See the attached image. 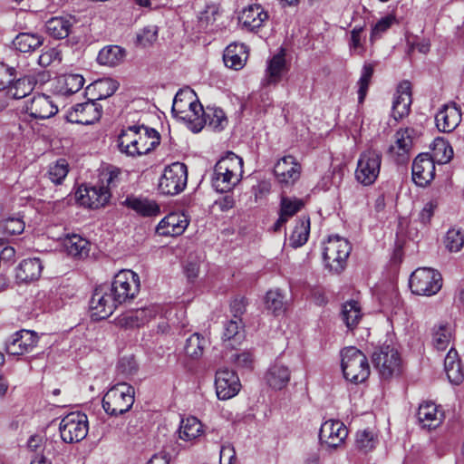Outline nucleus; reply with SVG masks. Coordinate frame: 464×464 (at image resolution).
Returning <instances> with one entry per match:
<instances>
[{
	"mask_svg": "<svg viewBox=\"0 0 464 464\" xmlns=\"http://www.w3.org/2000/svg\"><path fill=\"white\" fill-rule=\"evenodd\" d=\"M192 95L191 92L179 91L173 101L172 114L187 122L193 132L200 131L207 124L213 130H223L227 124L223 110L208 107L205 111L198 100H192Z\"/></svg>",
	"mask_w": 464,
	"mask_h": 464,
	"instance_id": "nucleus-1",
	"label": "nucleus"
},
{
	"mask_svg": "<svg viewBox=\"0 0 464 464\" xmlns=\"http://www.w3.org/2000/svg\"><path fill=\"white\" fill-rule=\"evenodd\" d=\"M243 173V160L234 152H227L215 165L211 184L216 191H231L240 181Z\"/></svg>",
	"mask_w": 464,
	"mask_h": 464,
	"instance_id": "nucleus-2",
	"label": "nucleus"
},
{
	"mask_svg": "<svg viewBox=\"0 0 464 464\" xmlns=\"http://www.w3.org/2000/svg\"><path fill=\"white\" fill-rule=\"evenodd\" d=\"M341 366L344 378L352 383H361L370 375L367 357L354 346L341 351Z\"/></svg>",
	"mask_w": 464,
	"mask_h": 464,
	"instance_id": "nucleus-3",
	"label": "nucleus"
},
{
	"mask_svg": "<svg viewBox=\"0 0 464 464\" xmlns=\"http://www.w3.org/2000/svg\"><path fill=\"white\" fill-rule=\"evenodd\" d=\"M134 388L119 382L109 389L102 398V408L111 416H120L128 412L134 403Z\"/></svg>",
	"mask_w": 464,
	"mask_h": 464,
	"instance_id": "nucleus-4",
	"label": "nucleus"
},
{
	"mask_svg": "<svg viewBox=\"0 0 464 464\" xmlns=\"http://www.w3.org/2000/svg\"><path fill=\"white\" fill-rule=\"evenodd\" d=\"M351 251L352 246L347 239L331 236L324 244V262L331 270L339 273L344 268Z\"/></svg>",
	"mask_w": 464,
	"mask_h": 464,
	"instance_id": "nucleus-5",
	"label": "nucleus"
},
{
	"mask_svg": "<svg viewBox=\"0 0 464 464\" xmlns=\"http://www.w3.org/2000/svg\"><path fill=\"white\" fill-rule=\"evenodd\" d=\"M187 182L188 168L184 163L177 161L165 167L158 188L163 195L175 196L185 189Z\"/></svg>",
	"mask_w": 464,
	"mask_h": 464,
	"instance_id": "nucleus-6",
	"label": "nucleus"
},
{
	"mask_svg": "<svg viewBox=\"0 0 464 464\" xmlns=\"http://www.w3.org/2000/svg\"><path fill=\"white\" fill-rule=\"evenodd\" d=\"M61 439L65 443H78L84 440L89 431L86 414L75 411L64 416L59 424Z\"/></svg>",
	"mask_w": 464,
	"mask_h": 464,
	"instance_id": "nucleus-7",
	"label": "nucleus"
},
{
	"mask_svg": "<svg viewBox=\"0 0 464 464\" xmlns=\"http://www.w3.org/2000/svg\"><path fill=\"white\" fill-rule=\"evenodd\" d=\"M109 287L119 304L130 302L140 292V276L131 270H121L114 276Z\"/></svg>",
	"mask_w": 464,
	"mask_h": 464,
	"instance_id": "nucleus-8",
	"label": "nucleus"
},
{
	"mask_svg": "<svg viewBox=\"0 0 464 464\" xmlns=\"http://www.w3.org/2000/svg\"><path fill=\"white\" fill-rule=\"evenodd\" d=\"M441 286V275L434 269L420 267L411 275L410 287L415 295L430 296L437 294Z\"/></svg>",
	"mask_w": 464,
	"mask_h": 464,
	"instance_id": "nucleus-9",
	"label": "nucleus"
},
{
	"mask_svg": "<svg viewBox=\"0 0 464 464\" xmlns=\"http://www.w3.org/2000/svg\"><path fill=\"white\" fill-rule=\"evenodd\" d=\"M417 137V130L412 127L399 129L394 135L393 144L388 150L391 160L399 165L409 162Z\"/></svg>",
	"mask_w": 464,
	"mask_h": 464,
	"instance_id": "nucleus-10",
	"label": "nucleus"
},
{
	"mask_svg": "<svg viewBox=\"0 0 464 464\" xmlns=\"http://www.w3.org/2000/svg\"><path fill=\"white\" fill-rule=\"evenodd\" d=\"M119 305L115 296L110 290L109 285L103 284L97 286L90 300L92 318L99 321L108 318Z\"/></svg>",
	"mask_w": 464,
	"mask_h": 464,
	"instance_id": "nucleus-11",
	"label": "nucleus"
},
{
	"mask_svg": "<svg viewBox=\"0 0 464 464\" xmlns=\"http://www.w3.org/2000/svg\"><path fill=\"white\" fill-rule=\"evenodd\" d=\"M411 102V82L403 81L398 85L393 96L392 115L387 121V129H392L400 120L409 115Z\"/></svg>",
	"mask_w": 464,
	"mask_h": 464,
	"instance_id": "nucleus-12",
	"label": "nucleus"
},
{
	"mask_svg": "<svg viewBox=\"0 0 464 464\" xmlns=\"http://www.w3.org/2000/svg\"><path fill=\"white\" fill-rule=\"evenodd\" d=\"M102 112V106L92 99L72 107L67 112L66 120L72 123L82 125L92 124L97 121Z\"/></svg>",
	"mask_w": 464,
	"mask_h": 464,
	"instance_id": "nucleus-13",
	"label": "nucleus"
},
{
	"mask_svg": "<svg viewBox=\"0 0 464 464\" xmlns=\"http://www.w3.org/2000/svg\"><path fill=\"white\" fill-rule=\"evenodd\" d=\"M401 362V356L391 340V343H384L379 351V375L389 379L398 374Z\"/></svg>",
	"mask_w": 464,
	"mask_h": 464,
	"instance_id": "nucleus-14",
	"label": "nucleus"
},
{
	"mask_svg": "<svg viewBox=\"0 0 464 464\" xmlns=\"http://www.w3.org/2000/svg\"><path fill=\"white\" fill-rule=\"evenodd\" d=\"M302 167L292 155L280 159L274 167L277 181L285 187L294 185L300 178Z\"/></svg>",
	"mask_w": 464,
	"mask_h": 464,
	"instance_id": "nucleus-15",
	"label": "nucleus"
},
{
	"mask_svg": "<svg viewBox=\"0 0 464 464\" xmlns=\"http://www.w3.org/2000/svg\"><path fill=\"white\" fill-rule=\"evenodd\" d=\"M215 386L218 398L228 400L237 394L241 385L236 372L226 368L217 371Z\"/></svg>",
	"mask_w": 464,
	"mask_h": 464,
	"instance_id": "nucleus-16",
	"label": "nucleus"
},
{
	"mask_svg": "<svg viewBox=\"0 0 464 464\" xmlns=\"http://www.w3.org/2000/svg\"><path fill=\"white\" fill-rule=\"evenodd\" d=\"M22 111L34 119L45 120L54 116L58 112V107L49 96L38 94L26 102Z\"/></svg>",
	"mask_w": 464,
	"mask_h": 464,
	"instance_id": "nucleus-17",
	"label": "nucleus"
},
{
	"mask_svg": "<svg viewBox=\"0 0 464 464\" xmlns=\"http://www.w3.org/2000/svg\"><path fill=\"white\" fill-rule=\"evenodd\" d=\"M75 196L81 205L95 209L109 202L111 193L104 186H92L79 188Z\"/></svg>",
	"mask_w": 464,
	"mask_h": 464,
	"instance_id": "nucleus-18",
	"label": "nucleus"
},
{
	"mask_svg": "<svg viewBox=\"0 0 464 464\" xmlns=\"http://www.w3.org/2000/svg\"><path fill=\"white\" fill-rule=\"evenodd\" d=\"M38 335L29 330H20L14 334L5 343V351L12 355H22L31 353L36 346Z\"/></svg>",
	"mask_w": 464,
	"mask_h": 464,
	"instance_id": "nucleus-19",
	"label": "nucleus"
},
{
	"mask_svg": "<svg viewBox=\"0 0 464 464\" xmlns=\"http://www.w3.org/2000/svg\"><path fill=\"white\" fill-rule=\"evenodd\" d=\"M412 180L420 187H425L435 177L434 159L428 153L419 154L412 163Z\"/></svg>",
	"mask_w": 464,
	"mask_h": 464,
	"instance_id": "nucleus-20",
	"label": "nucleus"
},
{
	"mask_svg": "<svg viewBox=\"0 0 464 464\" xmlns=\"http://www.w3.org/2000/svg\"><path fill=\"white\" fill-rule=\"evenodd\" d=\"M348 435L345 425L339 421L329 420L324 422L319 430V440L322 444L336 449L340 446Z\"/></svg>",
	"mask_w": 464,
	"mask_h": 464,
	"instance_id": "nucleus-21",
	"label": "nucleus"
},
{
	"mask_svg": "<svg viewBox=\"0 0 464 464\" xmlns=\"http://www.w3.org/2000/svg\"><path fill=\"white\" fill-rule=\"evenodd\" d=\"M377 154L374 151L361 155L355 171L356 179L364 186L372 185L377 179Z\"/></svg>",
	"mask_w": 464,
	"mask_h": 464,
	"instance_id": "nucleus-22",
	"label": "nucleus"
},
{
	"mask_svg": "<svg viewBox=\"0 0 464 464\" xmlns=\"http://www.w3.org/2000/svg\"><path fill=\"white\" fill-rule=\"evenodd\" d=\"M77 19L72 15L53 16L45 22L46 34L56 40L67 38L73 32Z\"/></svg>",
	"mask_w": 464,
	"mask_h": 464,
	"instance_id": "nucleus-23",
	"label": "nucleus"
},
{
	"mask_svg": "<svg viewBox=\"0 0 464 464\" xmlns=\"http://www.w3.org/2000/svg\"><path fill=\"white\" fill-rule=\"evenodd\" d=\"M417 418L422 428L432 430L442 423L445 415L440 406L432 401H424L419 406Z\"/></svg>",
	"mask_w": 464,
	"mask_h": 464,
	"instance_id": "nucleus-24",
	"label": "nucleus"
},
{
	"mask_svg": "<svg viewBox=\"0 0 464 464\" xmlns=\"http://www.w3.org/2000/svg\"><path fill=\"white\" fill-rule=\"evenodd\" d=\"M460 121L461 113L455 103L443 105L435 115L436 126L441 132H450L454 130Z\"/></svg>",
	"mask_w": 464,
	"mask_h": 464,
	"instance_id": "nucleus-25",
	"label": "nucleus"
},
{
	"mask_svg": "<svg viewBox=\"0 0 464 464\" xmlns=\"http://www.w3.org/2000/svg\"><path fill=\"white\" fill-rule=\"evenodd\" d=\"M188 226V217L183 213H170L157 226L160 236L177 237L181 235Z\"/></svg>",
	"mask_w": 464,
	"mask_h": 464,
	"instance_id": "nucleus-26",
	"label": "nucleus"
},
{
	"mask_svg": "<svg viewBox=\"0 0 464 464\" xmlns=\"http://www.w3.org/2000/svg\"><path fill=\"white\" fill-rule=\"evenodd\" d=\"M268 19V14L260 5H250L243 9L238 17L243 26L249 31H254L263 26L265 21Z\"/></svg>",
	"mask_w": 464,
	"mask_h": 464,
	"instance_id": "nucleus-27",
	"label": "nucleus"
},
{
	"mask_svg": "<svg viewBox=\"0 0 464 464\" xmlns=\"http://www.w3.org/2000/svg\"><path fill=\"white\" fill-rule=\"evenodd\" d=\"M43 264L39 258L24 259L16 268L15 277L21 283L37 280L42 273Z\"/></svg>",
	"mask_w": 464,
	"mask_h": 464,
	"instance_id": "nucleus-28",
	"label": "nucleus"
},
{
	"mask_svg": "<svg viewBox=\"0 0 464 464\" xmlns=\"http://www.w3.org/2000/svg\"><path fill=\"white\" fill-rule=\"evenodd\" d=\"M119 88L117 81L111 78L99 79L86 88V92L94 102L111 97Z\"/></svg>",
	"mask_w": 464,
	"mask_h": 464,
	"instance_id": "nucleus-29",
	"label": "nucleus"
},
{
	"mask_svg": "<svg viewBox=\"0 0 464 464\" xmlns=\"http://www.w3.org/2000/svg\"><path fill=\"white\" fill-rule=\"evenodd\" d=\"M285 69V59L284 54L274 55L268 62L266 75L261 82L263 87H268L277 84Z\"/></svg>",
	"mask_w": 464,
	"mask_h": 464,
	"instance_id": "nucleus-30",
	"label": "nucleus"
},
{
	"mask_svg": "<svg viewBox=\"0 0 464 464\" xmlns=\"http://www.w3.org/2000/svg\"><path fill=\"white\" fill-rule=\"evenodd\" d=\"M124 205L143 217H153L160 213V206L156 201L138 197H128Z\"/></svg>",
	"mask_w": 464,
	"mask_h": 464,
	"instance_id": "nucleus-31",
	"label": "nucleus"
},
{
	"mask_svg": "<svg viewBox=\"0 0 464 464\" xmlns=\"http://www.w3.org/2000/svg\"><path fill=\"white\" fill-rule=\"evenodd\" d=\"M453 329L450 324L440 322L431 328V343L438 351H444L452 339Z\"/></svg>",
	"mask_w": 464,
	"mask_h": 464,
	"instance_id": "nucleus-32",
	"label": "nucleus"
},
{
	"mask_svg": "<svg viewBox=\"0 0 464 464\" xmlns=\"http://www.w3.org/2000/svg\"><path fill=\"white\" fill-rule=\"evenodd\" d=\"M15 77H13V81L11 83L7 84V93L14 99H22L30 94L36 83V81L34 77L29 75L20 76L18 79L14 80Z\"/></svg>",
	"mask_w": 464,
	"mask_h": 464,
	"instance_id": "nucleus-33",
	"label": "nucleus"
},
{
	"mask_svg": "<svg viewBox=\"0 0 464 464\" xmlns=\"http://www.w3.org/2000/svg\"><path fill=\"white\" fill-rule=\"evenodd\" d=\"M126 51L119 45H107L98 53L97 61L100 64L114 67L124 61Z\"/></svg>",
	"mask_w": 464,
	"mask_h": 464,
	"instance_id": "nucleus-34",
	"label": "nucleus"
},
{
	"mask_svg": "<svg viewBox=\"0 0 464 464\" xmlns=\"http://www.w3.org/2000/svg\"><path fill=\"white\" fill-rule=\"evenodd\" d=\"M67 253L74 257L83 258L89 256L90 242L79 235L68 236L63 240Z\"/></svg>",
	"mask_w": 464,
	"mask_h": 464,
	"instance_id": "nucleus-35",
	"label": "nucleus"
},
{
	"mask_svg": "<svg viewBox=\"0 0 464 464\" xmlns=\"http://www.w3.org/2000/svg\"><path fill=\"white\" fill-rule=\"evenodd\" d=\"M266 379L270 387L275 390H281L290 381V372L286 366L276 363L267 371Z\"/></svg>",
	"mask_w": 464,
	"mask_h": 464,
	"instance_id": "nucleus-36",
	"label": "nucleus"
},
{
	"mask_svg": "<svg viewBox=\"0 0 464 464\" xmlns=\"http://www.w3.org/2000/svg\"><path fill=\"white\" fill-rule=\"evenodd\" d=\"M24 227V220L19 217H8L0 220V234L4 236L0 237V246L5 245L8 237L22 234Z\"/></svg>",
	"mask_w": 464,
	"mask_h": 464,
	"instance_id": "nucleus-37",
	"label": "nucleus"
},
{
	"mask_svg": "<svg viewBox=\"0 0 464 464\" xmlns=\"http://www.w3.org/2000/svg\"><path fill=\"white\" fill-rule=\"evenodd\" d=\"M140 126L141 130H139L138 140L141 156L150 153L160 144V135L155 129Z\"/></svg>",
	"mask_w": 464,
	"mask_h": 464,
	"instance_id": "nucleus-38",
	"label": "nucleus"
},
{
	"mask_svg": "<svg viewBox=\"0 0 464 464\" xmlns=\"http://www.w3.org/2000/svg\"><path fill=\"white\" fill-rule=\"evenodd\" d=\"M203 433V425L198 419L190 416L182 419L179 429L180 440L189 441L197 439Z\"/></svg>",
	"mask_w": 464,
	"mask_h": 464,
	"instance_id": "nucleus-39",
	"label": "nucleus"
},
{
	"mask_svg": "<svg viewBox=\"0 0 464 464\" xmlns=\"http://www.w3.org/2000/svg\"><path fill=\"white\" fill-rule=\"evenodd\" d=\"M43 43L44 38L42 36L29 33H21L13 41L14 48L21 53L34 52L39 48Z\"/></svg>",
	"mask_w": 464,
	"mask_h": 464,
	"instance_id": "nucleus-40",
	"label": "nucleus"
},
{
	"mask_svg": "<svg viewBox=\"0 0 464 464\" xmlns=\"http://www.w3.org/2000/svg\"><path fill=\"white\" fill-rule=\"evenodd\" d=\"M265 304L268 311L274 315L278 316L285 312L287 301L282 291L276 288L266 293Z\"/></svg>",
	"mask_w": 464,
	"mask_h": 464,
	"instance_id": "nucleus-41",
	"label": "nucleus"
},
{
	"mask_svg": "<svg viewBox=\"0 0 464 464\" xmlns=\"http://www.w3.org/2000/svg\"><path fill=\"white\" fill-rule=\"evenodd\" d=\"M310 233L309 218H302L296 221V225L289 237V245L294 248L302 246L308 240Z\"/></svg>",
	"mask_w": 464,
	"mask_h": 464,
	"instance_id": "nucleus-42",
	"label": "nucleus"
},
{
	"mask_svg": "<svg viewBox=\"0 0 464 464\" xmlns=\"http://www.w3.org/2000/svg\"><path fill=\"white\" fill-rule=\"evenodd\" d=\"M245 46L243 44H229L224 51L223 61L227 67L239 70L244 64L246 58H243L241 53H244Z\"/></svg>",
	"mask_w": 464,
	"mask_h": 464,
	"instance_id": "nucleus-43",
	"label": "nucleus"
},
{
	"mask_svg": "<svg viewBox=\"0 0 464 464\" xmlns=\"http://www.w3.org/2000/svg\"><path fill=\"white\" fill-rule=\"evenodd\" d=\"M341 317L349 330H353L362 317L358 302L351 300L343 304Z\"/></svg>",
	"mask_w": 464,
	"mask_h": 464,
	"instance_id": "nucleus-44",
	"label": "nucleus"
},
{
	"mask_svg": "<svg viewBox=\"0 0 464 464\" xmlns=\"http://www.w3.org/2000/svg\"><path fill=\"white\" fill-rule=\"evenodd\" d=\"M241 320L231 319L224 325L222 340L226 347L234 349L236 343H238L242 338L239 333Z\"/></svg>",
	"mask_w": 464,
	"mask_h": 464,
	"instance_id": "nucleus-45",
	"label": "nucleus"
},
{
	"mask_svg": "<svg viewBox=\"0 0 464 464\" xmlns=\"http://www.w3.org/2000/svg\"><path fill=\"white\" fill-rule=\"evenodd\" d=\"M155 315L151 308H140L127 314L122 321L129 327H140Z\"/></svg>",
	"mask_w": 464,
	"mask_h": 464,
	"instance_id": "nucleus-46",
	"label": "nucleus"
},
{
	"mask_svg": "<svg viewBox=\"0 0 464 464\" xmlns=\"http://www.w3.org/2000/svg\"><path fill=\"white\" fill-rule=\"evenodd\" d=\"M206 343L207 341L204 337L195 333L186 340L184 351L190 358L198 359L202 355Z\"/></svg>",
	"mask_w": 464,
	"mask_h": 464,
	"instance_id": "nucleus-47",
	"label": "nucleus"
},
{
	"mask_svg": "<svg viewBox=\"0 0 464 464\" xmlns=\"http://www.w3.org/2000/svg\"><path fill=\"white\" fill-rule=\"evenodd\" d=\"M432 152L435 160L441 164L449 162L453 157V150L443 138H437L432 144Z\"/></svg>",
	"mask_w": 464,
	"mask_h": 464,
	"instance_id": "nucleus-48",
	"label": "nucleus"
},
{
	"mask_svg": "<svg viewBox=\"0 0 464 464\" xmlns=\"http://www.w3.org/2000/svg\"><path fill=\"white\" fill-rule=\"evenodd\" d=\"M373 73H374V64L365 63L362 69L361 77L357 82V84H358L357 93H358V102L359 103H362L366 97V94H367V92L369 89V85H370V82H371Z\"/></svg>",
	"mask_w": 464,
	"mask_h": 464,
	"instance_id": "nucleus-49",
	"label": "nucleus"
},
{
	"mask_svg": "<svg viewBox=\"0 0 464 464\" xmlns=\"http://www.w3.org/2000/svg\"><path fill=\"white\" fill-rule=\"evenodd\" d=\"M401 303L399 294L393 283L390 285L387 292L379 295V305L382 306L381 312H392Z\"/></svg>",
	"mask_w": 464,
	"mask_h": 464,
	"instance_id": "nucleus-50",
	"label": "nucleus"
},
{
	"mask_svg": "<svg viewBox=\"0 0 464 464\" xmlns=\"http://www.w3.org/2000/svg\"><path fill=\"white\" fill-rule=\"evenodd\" d=\"M444 244L450 252H459L464 246V231L459 227H452L445 236Z\"/></svg>",
	"mask_w": 464,
	"mask_h": 464,
	"instance_id": "nucleus-51",
	"label": "nucleus"
},
{
	"mask_svg": "<svg viewBox=\"0 0 464 464\" xmlns=\"http://www.w3.org/2000/svg\"><path fill=\"white\" fill-rule=\"evenodd\" d=\"M376 440L374 433L368 430H358L356 433L355 446L362 453H368L375 449Z\"/></svg>",
	"mask_w": 464,
	"mask_h": 464,
	"instance_id": "nucleus-52",
	"label": "nucleus"
},
{
	"mask_svg": "<svg viewBox=\"0 0 464 464\" xmlns=\"http://www.w3.org/2000/svg\"><path fill=\"white\" fill-rule=\"evenodd\" d=\"M69 171V165L64 159H59L54 164L50 165L48 177L55 185L63 183Z\"/></svg>",
	"mask_w": 464,
	"mask_h": 464,
	"instance_id": "nucleus-53",
	"label": "nucleus"
},
{
	"mask_svg": "<svg viewBox=\"0 0 464 464\" xmlns=\"http://www.w3.org/2000/svg\"><path fill=\"white\" fill-rule=\"evenodd\" d=\"M139 129H141V126L132 125L121 130L117 140V146L121 153L125 154L128 151L129 146L133 145L132 140L135 138Z\"/></svg>",
	"mask_w": 464,
	"mask_h": 464,
	"instance_id": "nucleus-54",
	"label": "nucleus"
},
{
	"mask_svg": "<svg viewBox=\"0 0 464 464\" xmlns=\"http://www.w3.org/2000/svg\"><path fill=\"white\" fill-rule=\"evenodd\" d=\"M304 207L302 199L283 197L280 204V212L287 218L293 217Z\"/></svg>",
	"mask_w": 464,
	"mask_h": 464,
	"instance_id": "nucleus-55",
	"label": "nucleus"
},
{
	"mask_svg": "<svg viewBox=\"0 0 464 464\" xmlns=\"http://www.w3.org/2000/svg\"><path fill=\"white\" fill-rule=\"evenodd\" d=\"M84 84V78L80 74H68L64 76L63 92L65 94H73L80 91Z\"/></svg>",
	"mask_w": 464,
	"mask_h": 464,
	"instance_id": "nucleus-56",
	"label": "nucleus"
},
{
	"mask_svg": "<svg viewBox=\"0 0 464 464\" xmlns=\"http://www.w3.org/2000/svg\"><path fill=\"white\" fill-rule=\"evenodd\" d=\"M158 38V27L149 25L137 34V42L143 47L150 46Z\"/></svg>",
	"mask_w": 464,
	"mask_h": 464,
	"instance_id": "nucleus-57",
	"label": "nucleus"
},
{
	"mask_svg": "<svg viewBox=\"0 0 464 464\" xmlns=\"http://www.w3.org/2000/svg\"><path fill=\"white\" fill-rule=\"evenodd\" d=\"M117 371L125 377L134 375L138 371V365L132 356H124L117 364Z\"/></svg>",
	"mask_w": 464,
	"mask_h": 464,
	"instance_id": "nucleus-58",
	"label": "nucleus"
},
{
	"mask_svg": "<svg viewBox=\"0 0 464 464\" xmlns=\"http://www.w3.org/2000/svg\"><path fill=\"white\" fill-rule=\"evenodd\" d=\"M18 75L15 68L9 67L6 64L0 63V90H5L7 84L11 83L13 77Z\"/></svg>",
	"mask_w": 464,
	"mask_h": 464,
	"instance_id": "nucleus-59",
	"label": "nucleus"
},
{
	"mask_svg": "<svg viewBox=\"0 0 464 464\" xmlns=\"http://www.w3.org/2000/svg\"><path fill=\"white\" fill-rule=\"evenodd\" d=\"M236 460V451L231 444L223 445L219 453V464H233Z\"/></svg>",
	"mask_w": 464,
	"mask_h": 464,
	"instance_id": "nucleus-60",
	"label": "nucleus"
},
{
	"mask_svg": "<svg viewBox=\"0 0 464 464\" xmlns=\"http://www.w3.org/2000/svg\"><path fill=\"white\" fill-rule=\"evenodd\" d=\"M246 300L245 297H236L230 303V310L234 319L241 320V315L246 312Z\"/></svg>",
	"mask_w": 464,
	"mask_h": 464,
	"instance_id": "nucleus-61",
	"label": "nucleus"
},
{
	"mask_svg": "<svg viewBox=\"0 0 464 464\" xmlns=\"http://www.w3.org/2000/svg\"><path fill=\"white\" fill-rule=\"evenodd\" d=\"M436 208L437 203L434 201H430L425 204V206L419 214V219L421 224L427 225L430 223L432 216L434 215Z\"/></svg>",
	"mask_w": 464,
	"mask_h": 464,
	"instance_id": "nucleus-62",
	"label": "nucleus"
},
{
	"mask_svg": "<svg viewBox=\"0 0 464 464\" xmlns=\"http://www.w3.org/2000/svg\"><path fill=\"white\" fill-rule=\"evenodd\" d=\"M230 360L235 362L237 367L248 369L252 364V356L249 353H234L230 356Z\"/></svg>",
	"mask_w": 464,
	"mask_h": 464,
	"instance_id": "nucleus-63",
	"label": "nucleus"
},
{
	"mask_svg": "<svg viewBox=\"0 0 464 464\" xmlns=\"http://www.w3.org/2000/svg\"><path fill=\"white\" fill-rule=\"evenodd\" d=\"M446 374L448 376L449 381L451 383L456 384V385L462 382V381L464 379V374L462 372L460 363L455 367L448 369V371H446Z\"/></svg>",
	"mask_w": 464,
	"mask_h": 464,
	"instance_id": "nucleus-64",
	"label": "nucleus"
}]
</instances>
